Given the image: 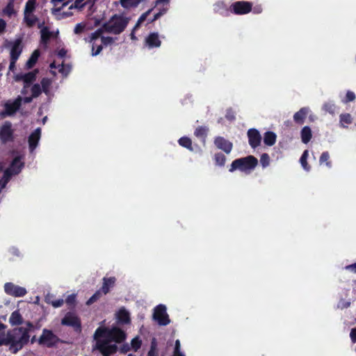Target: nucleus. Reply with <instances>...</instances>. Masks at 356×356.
Here are the masks:
<instances>
[{
  "instance_id": "nucleus-1",
  "label": "nucleus",
  "mask_w": 356,
  "mask_h": 356,
  "mask_svg": "<svg viewBox=\"0 0 356 356\" xmlns=\"http://www.w3.org/2000/svg\"><path fill=\"white\" fill-rule=\"evenodd\" d=\"M124 338V332L119 328L109 330L99 327L94 334L95 348L99 350L104 356H110L117 350L115 343L122 341Z\"/></svg>"
},
{
  "instance_id": "nucleus-2",
  "label": "nucleus",
  "mask_w": 356,
  "mask_h": 356,
  "mask_svg": "<svg viewBox=\"0 0 356 356\" xmlns=\"http://www.w3.org/2000/svg\"><path fill=\"white\" fill-rule=\"evenodd\" d=\"M34 330V325L30 322H26L24 326L15 328L4 336L5 345H9L10 350L13 353H16L29 342L30 332Z\"/></svg>"
},
{
  "instance_id": "nucleus-3",
  "label": "nucleus",
  "mask_w": 356,
  "mask_h": 356,
  "mask_svg": "<svg viewBox=\"0 0 356 356\" xmlns=\"http://www.w3.org/2000/svg\"><path fill=\"white\" fill-rule=\"evenodd\" d=\"M129 21L130 17L124 13L115 14L103 24L100 30H102V33L104 31L111 34L119 35L125 30Z\"/></svg>"
},
{
  "instance_id": "nucleus-4",
  "label": "nucleus",
  "mask_w": 356,
  "mask_h": 356,
  "mask_svg": "<svg viewBox=\"0 0 356 356\" xmlns=\"http://www.w3.org/2000/svg\"><path fill=\"white\" fill-rule=\"evenodd\" d=\"M257 159L253 156H248L244 158L238 159L232 163L229 171L233 172L235 170L238 169L241 171L249 173L257 166Z\"/></svg>"
},
{
  "instance_id": "nucleus-5",
  "label": "nucleus",
  "mask_w": 356,
  "mask_h": 356,
  "mask_svg": "<svg viewBox=\"0 0 356 356\" xmlns=\"http://www.w3.org/2000/svg\"><path fill=\"white\" fill-rule=\"evenodd\" d=\"M24 166V163L22 161L21 156L15 157L10 168L6 169L4 172L3 177L2 180V186H6V184L9 181L10 178L14 175L18 174Z\"/></svg>"
},
{
  "instance_id": "nucleus-6",
  "label": "nucleus",
  "mask_w": 356,
  "mask_h": 356,
  "mask_svg": "<svg viewBox=\"0 0 356 356\" xmlns=\"http://www.w3.org/2000/svg\"><path fill=\"white\" fill-rule=\"evenodd\" d=\"M35 0H29L25 5L24 22L29 26H33L38 21L37 17L33 13L35 9Z\"/></svg>"
},
{
  "instance_id": "nucleus-7",
  "label": "nucleus",
  "mask_w": 356,
  "mask_h": 356,
  "mask_svg": "<svg viewBox=\"0 0 356 356\" xmlns=\"http://www.w3.org/2000/svg\"><path fill=\"white\" fill-rule=\"evenodd\" d=\"M166 310L164 305H159L154 308L153 318L160 325H166L170 323Z\"/></svg>"
},
{
  "instance_id": "nucleus-8",
  "label": "nucleus",
  "mask_w": 356,
  "mask_h": 356,
  "mask_svg": "<svg viewBox=\"0 0 356 356\" xmlns=\"http://www.w3.org/2000/svg\"><path fill=\"white\" fill-rule=\"evenodd\" d=\"M37 71L31 72L26 74H17L15 76L16 81H23L24 83V86L23 89L22 90V94L23 95H26L28 94V88L31 83L35 80Z\"/></svg>"
},
{
  "instance_id": "nucleus-9",
  "label": "nucleus",
  "mask_w": 356,
  "mask_h": 356,
  "mask_svg": "<svg viewBox=\"0 0 356 356\" xmlns=\"http://www.w3.org/2000/svg\"><path fill=\"white\" fill-rule=\"evenodd\" d=\"M58 341V337L51 331L47 329H44L42 334L39 338V343L50 347L56 344Z\"/></svg>"
},
{
  "instance_id": "nucleus-10",
  "label": "nucleus",
  "mask_w": 356,
  "mask_h": 356,
  "mask_svg": "<svg viewBox=\"0 0 356 356\" xmlns=\"http://www.w3.org/2000/svg\"><path fill=\"white\" fill-rule=\"evenodd\" d=\"M4 290L7 294L15 297H23L27 293L25 288L15 285L11 282L5 284Z\"/></svg>"
},
{
  "instance_id": "nucleus-11",
  "label": "nucleus",
  "mask_w": 356,
  "mask_h": 356,
  "mask_svg": "<svg viewBox=\"0 0 356 356\" xmlns=\"http://www.w3.org/2000/svg\"><path fill=\"white\" fill-rule=\"evenodd\" d=\"M102 30H97L91 34L90 43L92 44V56L98 55L102 49V43L99 42V35L102 34Z\"/></svg>"
},
{
  "instance_id": "nucleus-12",
  "label": "nucleus",
  "mask_w": 356,
  "mask_h": 356,
  "mask_svg": "<svg viewBox=\"0 0 356 356\" xmlns=\"http://www.w3.org/2000/svg\"><path fill=\"white\" fill-rule=\"evenodd\" d=\"M252 8L250 3L247 1H237L231 6L232 10L237 15L248 13Z\"/></svg>"
},
{
  "instance_id": "nucleus-13",
  "label": "nucleus",
  "mask_w": 356,
  "mask_h": 356,
  "mask_svg": "<svg viewBox=\"0 0 356 356\" xmlns=\"http://www.w3.org/2000/svg\"><path fill=\"white\" fill-rule=\"evenodd\" d=\"M145 44L149 49L158 48L161 44L159 35L156 32L150 33L145 40Z\"/></svg>"
},
{
  "instance_id": "nucleus-14",
  "label": "nucleus",
  "mask_w": 356,
  "mask_h": 356,
  "mask_svg": "<svg viewBox=\"0 0 356 356\" xmlns=\"http://www.w3.org/2000/svg\"><path fill=\"white\" fill-rule=\"evenodd\" d=\"M22 102H24V98L19 96L15 100H9L5 104V111L8 115L15 113L19 108Z\"/></svg>"
},
{
  "instance_id": "nucleus-15",
  "label": "nucleus",
  "mask_w": 356,
  "mask_h": 356,
  "mask_svg": "<svg viewBox=\"0 0 356 356\" xmlns=\"http://www.w3.org/2000/svg\"><path fill=\"white\" fill-rule=\"evenodd\" d=\"M248 136L249 139V144L252 148H255L260 145L261 137L257 129H250L248 131Z\"/></svg>"
},
{
  "instance_id": "nucleus-16",
  "label": "nucleus",
  "mask_w": 356,
  "mask_h": 356,
  "mask_svg": "<svg viewBox=\"0 0 356 356\" xmlns=\"http://www.w3.org/2000/svg\"><path fill=\"white\" fill-rule=\"evenodd\" d=\"M22 51V41L19 39L10 43V59L17 60Z\"/></svg>"
},
{
  "instance_id": "nucleus-17",
  "label": "nucleus",
  "mask_w": 356,
  "mask_h": 356,
  "mask_svg": "<svg viewBox=\"0 0 356 356\" xmlns=\"http://www.w3.org/2000/svg\"><path fill=\"white\" fill-rule=\"evenodd\" d=\"M13 130L10 122H5L0 128V139L3 142L8 141L11 139Z\"/></svg>"
},
{
  "instance_id": "nucleus-18",
  "label": "nucleus",
  "mask_w": 356,
  "mask_h": 356,
  "mask_svg": "<svg viewBox=\"0 0 356 356\" xmlns=\"http://www.w3.org/2000/svg\"><path fill=\"white\" fill-rule=\"evenodd\" d=\"M41 129H36L29 138V145L31 152H33L38 146V142L40 139Z\"/></svg>"
},
{
  "instance_id": "nucleus-19",
  "label": "nucleus",
  "mask_w": 356,
  "mask_h": 356,
  "mask_svg": "<svg viewBox=\"0 0 356 356\" xmlns=\"http://www.w3.org/2000/svg\"><path fill=\"white\" fill-rule=\"evenodd\" d=\"M214 143L218 149L223 150L227 154L230 153L232 149V143L222 137L216 138Z\"/></svg>"
},
{
  "instance_id": "nucleus-20",
  "label": "nucleus",
  "mask_w": 356,
  "mask_h": 356,
  "mask_svg": "<svg viewBox=\"0 0 356 356\" xmlns=\"http://www.w3.org/2000/svg\"><path fill=\"white\" fill-rule=\"evenodd\" d=\"M61 323L63 325H70L73 327H79L80 322L79 318L72 314H67L62 319Z\"/></svg>"
},
{
  "instance_id": "nucleus-21",
  "label": "nucleus",
  "mask_w": 356,
  "mask_h": 356,
  "mask_svg": "<svg viewBox=\"0 0 356 356\" xmlns=\"http://www.w3.org/2000/svg\"><path fill=\"white\" fill-rule=\"evenodd\" d=\"M170 0H156L155 1V6H159V5L162 4V8H159V12L156 13L154 16V19L152 21L156 20L159 19L161 15L165 14L167 10H168V4H169Z\"/></svg>"
},
{
  "instance_id": "nucleus-22",
  "label": "nucleus",
  "mask_w": 356,
  "mask_h": 356,
  "mask_svg": "<svg viewBox=\"0 0 356 356\" xmlns=\"http://www.w3.org/2000/svg\"><path fill=\"white\" fill-rule=\"evenodd\" d=\"M50 67L51 70L58 68V72L64 76H67L71 71V66L70 65H64L63 63L56 64V61L50 64Z\"/></svg>"
},
{
  "instance_id": "nucleus-23",
  "label": "nucleus",
  "mask_w": 356,
  "mask_h": 356,
  "mask_svg": "<svg viewBox=\"0 0 356 356\" xmlns=\"http://www.w3.org/2000/svg\"><path fill=\"white\" fill-rule=\"evenodd\" d=\"M310 112V109L308 107H303L300 108L298 112H296L293 115V120L299 124H302L304 120L307 115V114Z\"/></svg>"
},
{
  "instance_id": "nucleus-24",
  "label": "nucleus",
  "mask_w": 356,
  "mask_h": 356,
  "mask_svg": "<svg viewBox=\"0 0 356 356\" xmlns=\"http://www.w3.org/2000/svg\"><path fill=\"white\" fill-rule=\"evenodd\" d=\"M31 97H24V103H30L33 98L38 97L41 92H42V89L40 84L36 83L32 86L31 88Z\"/></svg>"
},
{
  "instance_id": "nucleus-25",
  "label": "nucleus",
  "mask_w": 356,
  "mask_h": 356,
  "mask_svg": "<svg viewBox=\"0 0 356 356\" xmlns=\"http://www.w3.org/2000/svg\"><path fill=\"white\" fill-rule=\"evenodd\" d=\"M144 0H119L118 2H115V4L119 3L125 10H129L133 8H136L139 3Z\"/></svg>"
},
{
  "instance_id": "nucleus-26",
  "label": "nucleus",
  "mask_w": 356,
  "mask_h": 356,
  "mask_svg": "<svg viewBox=\"0 0 356 356\" xmlns=\"http://www.w3.org/2000/svg\"><path fill=\"white\" fill-rule=\"evenodd\" d=\"M115 282V278L114 277H104L103 280V284L101 289L102 292L104 294H106L109 292L110 289L113 287Z\"/></svg>"
},
{
  "instance_id": "nucleus-27",
  "label": "nucleus",
  "mask_w": 356,
  "mask_h": 356,
  "mask_svg": "<svg viewBox=\"0 0 356 356\" xmlns=\"http://www.w3.org/2000/svg\"><path fill=\"white\" fill-rule=\"evenodd\" d=\"M117 318L122 323H129L130 321L129 313L124 308H121L116 314Z\"/></svg>"
},
{
  "instance_id": "nucleus-28",
  "label": "nucleus",
  "mask_w": 356,
  "mask_h": 356,
  "mask_svg": "<svg viewBox=\"0 0 356 356\" xmlns=\"http://www.w3.org/2000/svg\"><path fill=\"white\" fill-rule=\"evenodd\" d=\"M312 130L311 129L305 126L301 130V140L303 143H307L312 138Z\"/></svg>"
},
{
  "instance_id": "nucleus-29",
  "label": "nucleus",
  "mask_w": 356,
  "mask_h": 356,
  "mask_svg": "<svg viewBox=\"0 0 356 356\" xmlns=\"http://www.w3.org/2000/svg\"><path fill=\"white\" fill-rule=\"evenodd\" d=\"M9 323L12 325H19L22 323V317L21 314H19V311H14L10 318H9Z\"/></svg>"
},
{
  "instance_id": "nucleus-30",
  "label": "nucleus",
  "mask_w": 356,
  "mask_h": 356,
  "mask_svg": "<svg viewBox=\"0 0 356 356\" xmlns=\"http://www.w3.org/2000/svg\"><path fill=\"white\" fill-rule=\"evenodd\" d=\"M276 134L272 131H267L264 135V142L268 146L273 145L276 142Z\"/></svg>"
},
{
  "instance_id": "nucleus-31",
  "label": "nucleus",
  "mask_w": 356,
  "mask_h": 356,
  "mask_svg": "<svg viewBox=\"0 0 356 356\" xmlns=\"http://www.w3.org/2000/svg\"><path fill=\"white\" fill-rule=\"evenodd\" d=\"M51 80L48 78H44L41 81V88L42 89V92H44L48 96L51 94Z\"/></svg>"
},
{
  "instance_id": "nucleus-32",
  "label": "nucleus",
  "mask_w": 356,
  "mask_h": 356,
  "mask_svg": "<svg viewBox=\"0 0 356 356\" xmlns=\"http://www.w3.org/2000/svg\"><path fill=\"white\" fill-rule=\"evenodd\" d=\"M39 56H40L39 50H38V49L35 50L26 63V67L31 68L36 63Z\"/></svg>"
},
{
  "instance_id": "nucleus-33",
  "label": "nucleus",
  "mask_w": 356,
  "mask_h": 356,
  "mask_svg": "<svg viewBox=\"0 0 356 356\" xmlns=\"http://www.w3.org/2000/svg\"><path fill=\"white\" fill-rule=\"evenodd\" d=\"M91 0H76L74 3L69 6L70 9L75 8L79 10H81L84 6Z\"/></svg>"
},
{
  "instance_id": "nucleus-34",
  "label": "nucleus",
  "mask_w": 356,
  "mask_h": 356,
  "mask_svg": "<svg viewBox=\"0 0 356 356\" xmlns=\"http://www.w3.org/2000/svg\"><path fill=\"white\" fill-rule=\"evenodd\" d=\"M352 122L351 115L348 113L341 114L340 115V124L342 127H346L347 124Z\"/></svg>"
},
{
  "instance_id": "nucleus-35",
  "label": "nucleus",
  "mask_w": 356,
  "mask_h": 356,
  "mask_svg": "<svg viewBox=\"0 0 356 356\" xmlns=\"http://www.w3.org/2000/svg\"><path fill=\"white\" fill-rule=\"evenodd\" d=\"M309 156V152L308 150H305L302 156L300 157V162L302 165V167L306 171L309 170V166L307 164V159Z\"/></svg>"
},
{
  "instance_id": "nucleus-36",
  "label": "nucleus",
  "mask_w": 356,
  "mask_h": 356,
  "mask_svg": "<svg viewBox=\"0 0 356 356\" xmlns=\"http://www.w3.org/2000/svg\"><path fill=\"white\" fill-rule=\"evenodd\" d=\"M179 144L190 150H193L192 143L190 138L187 137H182L179 140Z\"/></svg>"
},
{
  "instance_id": "nucleus-37",
  "label": "nucleus",
  "mask_w": 356,
  "mask_h": 356,
  "mask_svg": "<svg viewBox=\"0 0 356 356\" xmlns=\"http://www.w3.org/2000/svg\"><path fill=\"white\" fill-rule=\"evenodd\" d=\"M208 132V129L206 127H197L195 131V135L198 138H202L204 139L207 134Z\"/></svg>"
},
{
  "instance_id": "nucleus-38",
  "label": "nucleus",
  "mask_w": 356,
  "mask_h": 356,
  "mask_svg": "<svg viewBox=\"0 0 356 356\" xmlns=\"http://www.w3.org/2000/svg\"><path fill=\"white\" fill-rule=\"evenodd\" d=\"M336 106L332 102H325L323 106V109L331 114H334L335 112Z\"/></svg>"
},
{
  "instance_id": "nucleus-39",
  "label": "nucleus",
  "mask_w": 356,
  "mask_h": 356,
  "mask_svg": "<svg viewBox=\"0 0 356 356\" xmlns=\"http://www.w3.org/2000/svg\"><path fill=\"white\" fill-rule=\"evenodd\" d=\"M330 155L327 152H323L319 159L320 164H323V163H325L326 165L328 168H331V163L329 161Z\"/></svg>"
},
{
  "instance_id": "nucleus-40",
  "label": "nucleus",
  "mask_w": 356,
  "mask_h": 356,
  "mask_svg": "<svg viewBox=\"0 0 356 356\" xmlns=\"http://www.w3.org/2000/svg\"><path fill=\"white\" fill-rule=\"evenodd\" d=\"M152 9L148 10L147 12L144 13L138 19L137 23L134 26V30H137L140 24L146 19L147 17L152 12Z\"/></svg>"
},
{
  "instance_id": "nucleus-41",
  "label": "nucleus",
  "mask_w": 356,
  "mask_h": 356,
  "mask_svg": "<svg viewBox=\"0 0 356 356\" xmlns=\"http://www.w3.org/2000/svg\"><path fill=\"white\" fill-rule=\"evenodd\" d=\"M152 9L148 10L147 12L144 13L138 19L137 23L134 26V30H137L140 24L146 19L147 17L152 12Z\"/></svg>"
},
{
  "instance_id": "nucleus-42",
  "label": "nucleus",
  "mask_w": 356,
  "mask_h": 356,
  "mask_svg": "<svg viewBox=\"0 0 356 356\" xmlns=\"http://www.w3.org/2000/svg\"><path fill=\"white\" fill-rule=\"evenodd\" d=\"M141 346V340L138 337H134L131 341V348L134 351L138 350Z\"/></svg>"
},
{
  "instance_id": "nucleus-43",
  "label": "nucleus",
  "mask_w": 356,
  "mask_h": 356,
  "mask_svg": "<svg viewBox=\"0 0 356 356\" xmlns=\"http://www.w3.org/2000/svg\"><path fill=\"white\" fill-rule=\"evenodd\" d=\"M225 156L221 153L215 155L216 163L220 166H223L225 163Z\"/></svg>"
},
{
  "instance_id": "nucleus-44",
  "label": "nucleus",
  "mask_w": 356,
  "mask_h": 356,
  "mask_svg": "<svg viewBox=\"0 0 356 356\" xmlns=\"http://www.w3.org/2000/svg\"><path fill=\"white\" fill-rule=\"evenodd\" d=\"M3 13L8 16V17H12L15 13V10L13 8V5L12 3H9L3 10Z\"/></svg>"
},
{
  "instance_id": "nucleus-45",
  "label": "nucleus",
  "mask_w": 356,
  "mask_h": 356,
  "mask_svg": "<svg viewBox=\"0 0 356 356\" xmlns=\"http://www.w3.org/2000/svg\"><path fill=\"white\" fill-rule=\"evenodd\" d=\"M260 163L263 168H266L270 164V157L268 154L264 153L261 154L260 158Z\"/></svg>"
},
{
  "instance_id": "nucleus-46",
  "label": "nucleus",
  "mask_w": 356,
  "mask_h": 356,
  "mask_svg": "<svg viewBox=\"0 0 356 356\" xmlns=\"http://www.w3.org/2000/svg\"><path fill=\"white\" fill-rule=\"evenodd\" d=\"M102 292L101 290L97 291L95 294H93L89 300L86 302V304L88 305H90L92 304L93 302H96L99 298L102 296Z\"/></svg>"
},
{
  "instance_id": "nucleus-47",
  "label": "nucleus",
  "mask_w": 356,
  "mask_h": 356,
  "mask_svg": "<svg viewBox=\"0 0 356 356\" xmlns=\"http://www.w3.org/2000/svg\"><path fill=\"white\" fill-rule=\"evenodd\" d=\"M99 42H101L103 45H108L113 44L115 42V39L112 37L102 36L101 34L99 35Z\"/></svg>"
},
{
  "instance_id": "nucleus-48",
  "label": "nucleus",
  "mask_w": 356,
  "mask_h": 356,
  "mask_svg": "<svg viewBox=\"0 0 356 356\" xmlns=\"http://www.w3.org/2000/svg\"><path fill=\"white\" fill-rule=\"evenodd\" d=\"M356 98L355 94L350 90L347 91L346 99H342V102L347 103L348 102H353Z\"/></svg>"
},
{
  "instance_id": "nucleus-49",
  "label": "nucleus",
  "mask_w": 356,
  "mask_h": 356,
  "mask_svg": "<svg viewBox=\"0 0 356 356\" xmlns=\"http://www.w3.org/2000/svg\"><path fill=\"white\" fill-rule=\"evenodd\" d=\"M225 8L226 5L223 2H218L214 5V10L217 13H223Z\"/></svg>"
},
{
  "instance_id": "nucleus-50",
  "label": "nucleus",
  "mask_w": 356,
  "mask_h": 356,
  "mask_svg": "<svg viewBox=\"0 0 356 356\" xmlns=\"http://www.w3.org/2000/svg\"><path fill=\"white\" fill-rule=\"evenodd\" d=\"M86 28V25L83 23L77 24L74 28V32L76 34H79L84 31Z\"/></svg>"
},
{
  "instance_id": "nucleus-51",
  "label": "nucleus",
  "mask_w": 356,
  "mask_h": 356,
  "mask_svg": "<svg viewBox=\"0 0 356 356\" xmlns=\"http://www.w3.org/2000/svg\"><path fill=\"white\" fill-rule=\"evenodd\" d=\"M76 295L75 293H72L69 295L65 300V302L69 305H74L76 302Z\"/></svg>"
},
{
  "instance_id": "nucleus-52",
  "label": "nucleus",
  "mask_w": 356,
  "mask_h": 356,
  "mask_svg": "<svg viewBox=\"0 0 356 356\" xmlns=\"http://www.w3.org/2000/svg\"><path fill=\"white\" fill-rule=\"evenodd\" d=\"M7 23L6 22L0 18V35H3L6 31Z\"/></svg>"
},
{
  "instance_id": "nucleus-53",
  "label": "nucleus",
  "mask_w": 356,
  "mask_h": 356,
  "mask_svg": "<svg viewBox=\"0 0 356 356\" xmlns=\"http://www.w3.org/2000/svg\"><path fill=\"white\" fill-rule=\"evenodd\" d=\"M63 303L64 300L63 299H57L53 300V302H51V305L55 308H58L61 307L63 305Z\"/></svg>"
},
{
  "instance_id": "nucleus-54",
  "label": "nucleus",
  "mask_w": 356,
  "mask_h": 356,
  "mask_svg": "<svg viewBox=\"0 0 356 356\" xmlns=\"http://www.w3.org/2000/svg\"><path fill=\"white\" fill-rule=\"evenodd\" d=\"M42 35H41V38H42V41L43 42H47V41L49 40V35L47 33V31L44 29L42 30Z\"/></svg>"
},
{
  "instance_id": "nucleus-55",
  "label": "nucleus",
  "mask_w": 356,
  "mask_h": 356,
  "mask_svg": "<svg viewBox=\"0 0 356 356\" xmlns=\"http://www.w3.org/2000/svg\"><path fill=\"white\" fill-rule=\"evenodd\" d=\"M350 337L353 343L356 342V328H353L350 333Z\"/></svg>"
},
{
  "instance_id": "nucleus-56",
  "label": "nucleus",
  "mask_w": 356,
  "mask_h": 356,
  "mask_svg": "<svg viewBox=\"0 0 356 356\" xmlns=\"http://www.w3.org/2000/svg\"><path fill=\"white\" fill-rule=\"evenodd\" d=\"M54 300V295L51 294V293H47L45 296V301L46 302H47L48 304H50L51 305V302H53Z\"/></svg>"
},
{
  "instance_id": "nucleus-57",
  "label": "nucleus",
  "mask_w": 356,
  "mask_h": 356,
  "mask_svg": "<svg viewBox=\"0 0 356 356\" xmlns=\"http://www.w3.org/2000/svg\"><path fill=\"white\" fill-rule=\"evenodd\" d=\"M156 348L155 345L152 343L151 348L148 353V356H156Z\"/></svg>"
},
{
  "instance_id": "nucleus-58",
  "label": "nucleus",
  "mask_w": 356,
  "mask_h": 356,
  "mask_svg": "<svg viewBox=\"0 0 356 356\" xmlns=\"http://www.w3.org/2000/svg\"><path fill=\"white\" fill-rule=\"evenodd\" d=\"M66 53H67L66 50H65L64 49H60V50L58 51V54H58V57H60V58H63V57H65V56Z\"/></svg>"
},
{
  "instance_id": "nucleus-59",
  "label": "nucleus",
  "mask_w": 356,
  "mask_h": 356,
  "mask_svg": "<svg viewBox=\"0 0 356 356\" xmlns=\"http://www.w3.org/2000/svg\"><path fill=\"white\" fill-rule=\"evenodd\" d=\"M180 348H181L180 341H179V339H177V340H176V341H175L174 351H179V350H180Z\"/></svg>"
},
{
  "instance_id": "nucleus-60",
  "label": "nucleus",
  "mask_w": 356,
  "mask_h": 356,
  "mask_svg": "<svg viewBox=\"0 0 356 356\" xmlns=\"http://www.w3.org/2000/svg\"><path fill=\"white\" fill-rule=\"evenodd\" d=\"M346 269L353 271L354 273H356V264L347 266L346 267Z\"/></svg>"
},
{
  "instance_id": "nucleus-61",
  "label": "nucleus",
  "mask_w": 356,
  "mask_h": 356,
  "mask_svg": "<svg viewBox=\"0 0 356 356\" xmlns=\"http://www.w3.org/2000/svg\"><path fill=\"white\" fill-rule=\"evenodd\" d=\"M349 305H350V302H341L339 303L338 307L343 309V308L349 307Z\"/></svg>"
},
{
  "instance_id": "nucleus-62",
  "label": "nucleus",
  "mask_w": 356,
  "mask_h": 356,
  "mask_svg": "<svg viewBox=\"0 0 356 356\" xmlns=\"http://www.w3.org/2000/svg\"><path fill=\"white\" fill-rule=\"evenodd\" d=\"M261 11H262V8H261V6H257L254 7V9H253V12L254 13H257L258 14V13H261Z\"/></svg>"
},
{
  "instance_id": "nucleus-63",
  "label": "nucleus",
  "mask_w": 356,
  "mask_h": 356,
  "mask_svg": "<svg viewBox=\"0 0 356 356\" xmlns=\"http://www.w3.org/2000/svg\"><path fill=\"white\" fill-rule=\"evenodd\" d=\"M17 60H13L12 59H10V65H9V69L10 70H12L13 71L15 67V63H16Z\"/></svg>"
},
{
  "instance_id": "nucleus-64",
  "label": "nucleus",
  "mask_w": 356,
  "mask_h": 356,
  "mask_svg": "<svg viewBox=\"0 0 356 356\" xmlns=\"http://www.w3.org/2000/svg\"><path fill=\"white\" fill-rule=\"evenodd\" d=\"M173 356H186V355L181 350H179V351H174Z\"/></svg>"
}]
</instances>
